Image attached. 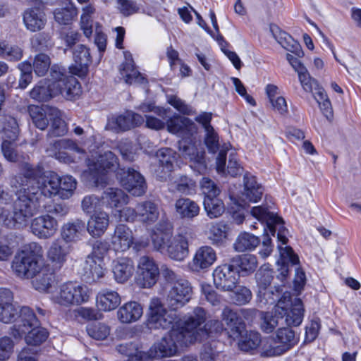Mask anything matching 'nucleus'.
Returning a JSON list of instances; mask_svg holds the SVG:
<instances>
[{"mask_svg":"<svg viewBox=\"0 0 361 361\" xmlns=\"http://www.w3.org/2000/svg\"><path fill=\"white\" fill-rule=\"evenodd\" d=\"M42 258V246L37 243H31L15 257L13 270L20 278L33 279L44 266Z\"/></svg>","mask_w":361,"mask_h":361,"instance_id":"nucleus-5","label":"nucleus"},{"mask_svg":"<svg viewBox=\"0 0 361 361\" xmlns=\"http://www.w3.org/2000/svg\"><path fill=\"white\" fill-rule=\"evenodd\" d=\"M102 261H98L92 255H88L83 264V276L89 281H96L103 277L104 269L101 265Z\"/></svg>","mask_w":361,"mask_h":361,"instance_id":"nucleus-39","label":"nucleus"},{"mask_svg":"<svg viewBox=\"0 0 361 361\" xmlns=\"http://www.w3.org/2000/svg\"><path fill=\"white\" fill-rule=\"evenodd\" d=\"M271 31L275 39L283 47L294 52L299 57L303 56V51L301 50L300 45L293 42L290 35L281 31L276 25L271 26Z\"/></svg>","mask_w":361,"mask_h":361,"instance_id":"nucleus-38","label":"nucleus"},{"mask_svg":"<svg viewBox=\"0 0 361 361\" xmlns=\"http://www.w3.org/2000/svg\"><path fill=\"white\" fill-rule=\"evenodd\" d=\"M165 120L167 130L178 136L183 135L186 131L192 132L195 130V125L190 118L178 114H174Z\"/></svg>","mask_w":361,"mask_h":361,"instance_id":"nucleus-30","label":"nucleus"},{"mask_svg":"<svg viewBox=\"0 0 361 361\" xmlns=\"http://www.w3.org/2000/svg\"><path fill=\"white\" fill-rule=\"evenodd\" d=\"M192 293L189 281L185 279H179L171 286L166 297V303L171 309L178 310L190 301Z\"/></svg>","mask_w":361,"mask_h":361,"instance_id":"nucleus-12","label":"nucleus"},{"mask_svg":"<svg viewBox=\"0 0 361 361\" xmlns=\"http://www.w3.org/2000/svg\"><path fill=\"white\" fill-rule=\"evenodd\" d=\"M51 60L45 54H37L34 59L33 69L38 76H44L50 68Z\"/></svg>","mask_w":361,"mask_h":361,"instance_id":"nucleus-59","label":"nucleus"},{"mask_svg":"<svg viewBox=\"0 0 361 361\" xmlns=\"http://www.w3.org/2000/svg\"><path fill=\"white\" fill-rule=\"evenodd\" d=\"M178 150L183 158L188 160L190 166L199 173L206 170L205 152L203 148L197 147L195 142L183 140L178 142Z\"/></svg>","mask_w":361,"mask_h":361,"instance_id":"nucleus-14","label":"nucleus"},{"mask_svg":"<svg viewBox=\"0 0 361 361\" xmlns=\"http://www.w3.org/2000/svg\"><path fill=\"white\" fill-rule=\"evenodd\" d=\"M68 140H59L54 142L50 149L47 150L49 156L54 157L60 162L66 163L68 161Z\"/></svg>","mask_w":361,"mask_h":361,"instance_id":"nucleus-54","label":"nucleus"},{"mask_svg":"<svg viewBox=\"0 0 361 361\" xmlns=\"http://www.w3.org/2000/svg\"><path fill=\"white\" fill-rule=\"evenodd\" d=\"M121 301L119 294L109 289L101 290L96 298L98 308L105 312L115 310L120 305Z\"/></svg>","mask_w":361,"mask_h":361,"instance_id":"nucleus-34","label":"nucleus"},{"mask_svg":"<svg viewBox=\"0 0 361 361\" xmlns=\"http://www.w3.org/2000/svg\"><path fill=\"white\" fill-rule=\"evenodd\" d=\"M61 239H57L53 242L48 251V257L54 262L61 265L66 262V253L62 248L63 243L66 242L68 235L66 233L64 228L61 232Z\"/></svg>","mask_w":361,"mask_h":361,"instance_id":"nucleus-44","label":"nucleus"},{"mask_svg":"<svg viewBox=\"0 0 361 361\" xmlns=\"http://www.w3.org/2000/svg\"><path fill=\"white\" fill-rule=\"evenodd\" d=\"M57 229L56 221L49 215H43L35 218L31 223L33 234L40 238H49L54 235Z\"/></svg>","mask_w":361,"mask_h":361,"instance_id":"nucleus-24","label":"nucleus"},{"mask_svg":"<svg viewBox=\"0 0 361 361\" xmlns=\"http://www.w3.org/2000/svg\"><path fill=\"white\" fill-rule=\"evenodd\" d=\"M131 118L132 116H130L129 111H128L123 115L112 118L109 121V125L116 130H127L133 128Z\"/></svg>","mask_w":361,"mask_h":361,"instance_id":"nucleus-62","label":"nucleus"},{"mask_svg":"<svg viewBox=\"0 0 361 361\" xmlns=\"http://www.w3.org/2000/svg\"><path fill=\"white\" fill-rule=\"evenodd\" d=\"M295 332L289 328H280L276 338L264 339L262 355L265 357L279 356L290 350L297 343Z\"/></svg>","mask_w":361,"mask_h":361,"instance_id":"nucleus-7","label":"nucleus"},{"mask_svg":"<svg viewBox=\"0 0 361 361\" xmlns=\"http://www.w3.org/2000/svg\"><path fill=\"white\" fill-rule=\"evenodd\" d=\"M233 265H236L243 272L250 274L255 271L257 267V257L252 255H243L232 259Z\"/></svg>","mask_w":361,"mask_h":361,"instance_id":"nucleus-47","label":"nucleus"},{"mask_svg":"<svg viewBox=\"0 0 361 361\" xmlns=\"http://www.w3.org/2000/svg\"><path fill=\"white\" fill-rule=\"evenodd\" d=\"M104 203L110 208H117L128 203V196L119 188H108L102 195Z\"/></svg>","mask_w":361,"mask_h":361,"instance_id":"nucleus-36","label":"nucleus"},{"mask_svg":"<svg viewBox=\"0 0 361 361\" xmlns=\"http://www.w3.org/2000/svg\"><path fill=\"white\" fill-rule=\"evenodd\" d=\"M252 215L260 221H266L269 232L275 235L277 232L278 240L281 245H286L288 230L283 226V219L268 211L267 207L262 206L254 207L251 210Z\"/></svg>","mask_w":361,"mask_h":361,"instance_id":"nucleus-9","label":"nucleus"},{"mask_svg":"<svg viewBox=\"0 0 361 361\" xmlns=\"http://www.w3.org/2000/svg\"><path fill=\"white\" fill-rule=\"evenodd\" d=\"M2 123V130L5 134V136L11 140L15 141L19 133L18 125L16 120L11 116L4 117L3 121H1Z\"/></svg>","mask_w":361,"mask_h":361,"instance_id":"nucleus-57","label":"nucleus"},{"mask_svg":"<svg viewBox=\"0 0 361 361\" xmlns=\"http://www.w3.org/2000/svg\"><path fill=\"white\" fill-rule=\"evenodd\" d=\"M23 22L27 30L36 32L44 28L47 19L42 10L39 8H32L25 11Z\"/></svg>","mask_w":361,"mask_h":361,"instance_id":"nucleus-33","label":"nucleus"},{"mask_svg":"<svg viewBox=\"0 0 361 361\" xmlns=\"http://www.w3.org/2000/svg\"><path fill=\"white\" fill-rule=\"evenodd\" d=\"M303 305L300 298L292 300L290 293H284L274 307V315L270 312L263 313L261 329L265 333H271L284 318L288 326H298L303 319Z\"/></svg>","mask_w":361,"mask_h":361,"instance_id":"nucleus-3","label":"nucleus"},{"mask_svg":"<svg viewBox=\"0 0 361 361\" xmlns=\"http://www.w3.org/2000/svg\"><path fill=\"white\" fill-rule=\"evenodd\" d=\"M88 335L96 340H104L110 334V328L102 323H94L87 326Z\"/></svg>","mask_w":361,"mask_h":361,"instance_id":"nucleus-58","label":"nucleus"},{"mask_svg":"<svg viewBox=\"0 0 361 361\" xmlns=\"http://www.w3.org/2000/svg\"><path fill=\"white\" fill-rule=\"evenodd\" d=\"M174 207L177 215L183 219L192 220L197 216L200 212L199 204L186 197L176 200Z\"/></svg>","mask_w":361,"mask_h":361,"instance_id":"nucleus-31","label":"nucleus"},{"mask_svg":"<svg viewBox=\"0 0 361 361\" xmlns=\"http://www.w3.org/2000/svg\"><path fill=\"white\" fill-rule=\"evenodd\" d=\"M238 348L245 352H249L255 350L260 343L263 344L264 340L261 339L260 334L256 331H246L245 330L241 334L238 338Z\"/></svg>","mask_w":361,"mask_h":361,"instance_id":"nucleus-40","label":"nucleus"},{"mask_svg":"<svg viewBox=\"0 0 361 361\" xmlns=\"http://www.w3.org/2000/svg\"><path fill=\"white\" fill-rule=\"evenodd\" d=\"M112 272L115 281L118 283H124L133 274L134 264L128 257H120L113 261Z\"/></svg>","mask_w":361,"mask_h":361,"instance_id":"nucleus-25","label":"nucleus"},{"mask_svg":"<svg viewBox=\"0 0 361 361\" xmlns=\"http://www.w3.org/2000/svg\"><path fill=\"white\" fill-rule=\"evenodd\" d=\"M298 78L305 92H312L314 94L315 92H319V88H323L318 84L317 80L310 75L307 70L300 72L298 74Z\"/></svg>","mask_w":361,"mask_h":361,"instance_id":"nucleus-60","label":"nucleus"},{"mask_svg":"<svg viewBox=\"0 0 361 361\" xmlns=\"http://www.w3.org/2000/svg\"><path fill=\"white\" fill-rule=\"evenodd\" d=\"M109 225V214L104 211H99L91 216L87 222V229L90 235L99 238L106 232Z\"/></svg>","mask_w":361,"mask_h":361,"instance_id":"nucleus-28","label":"nucleus"},{"mask_svg":"<svg viewBox=\"0 0 361 361\" xmlns=\"http://www.w3.org/2000/svg\"><path fill=\"white\" fill-rule=\"evenodd\" d=\"M11 185L17 190V198L13 202L11 212L4 207H0V224L8 228L21 229L37 211L39 190L34 185H21L15 181V178Z\"/></svg>","mask_w":361,"mask_h":361,"instance_id":"nucleus-2","label":"nucleus"},{"mask_svg":"<svg viewBox=\"0 0 361 361\" xmlns=\"http://www.w3.org/2000/svg\"><path fill=\"white\" fill-rule=\"evenodd\" d=\"M20 238L13 233L0 236V259L7 260L19 244Z\"/></svg>","mask_w":361,"mask_h":361,"instance_id":"nucleus-43","label":"nucleus"},{"mask_svg":"<svg viewBox=\"0 0 361 361\" xmlns=\"http://www.w3.org/2000/svg\"><path fill=\"white\" fill-rule=\"evenodd\" d=\"M176 152L171 148H161L157 152V157L163 170H166V172L172 171L173 167V163L176 160Z\"/></svg>","mask_w":361,"mask_h":361,"instance_id":"nucleus-52","label":"nucleus"},{"mask_svg":"<svg viewBox=\"0 0 361 361\" xmlns=\"http://www.w3.org/2000/svg\"><path fill=\"white\" fill-rule=\"evenodd\" d=\"M73 63L69 67V73L79 78L86 76L90 62V53L88 49L82 44L75 46L73 51Z\"/></svg>","mask_w":361,"mask_h":361,"instance_id":"nucleus-20","label":"nucleus"},{"mask_svg":"<svg viewBox=\"0 0 361 361\" xmlns=\"http://www.w3.org/2000/svg\"><path fill=\"white\" fill-rule=\"evenodd\" d=\"M151 238L154 249L163 252L166 250L167 244H169L172 235L169 230H161L157 228L153 231Z\"/></svg>","mask_w":361,"mask_h":361,"instance_id":"nucleus-46","label":"nucleus"},{"mask_svg":"<svg viewBox=\"0 0 361 361\" xmlns=\"http://www.w3.org/2000/svg\"><path fill=\"white\" fill-rule=\"evenodd\" d=\"M136 273V283L143 288H149L154 286L160 275L159 268L156 261L147 255L139 258Z\"/></svg>","mask_w":361,"mask_h":361,"instance_id":"nucleus-10","label":"nucleus"},{"mask_svg":"<svg viewBox=\"0 0 361 361\" xmlns=\"http://www.w3.org/2000/svg\"><path fill=\"white\" fill-rule=\"evenodd\" d=\"M69 295H71L69 302L79 305L88 300L90 293L86 286L73 283L69 288Z\"/></svg>","mask_w":361,"mask_h":361,"instance_id":"nucleus-50","label":"nucleus"},{"mask_svg":"<svg viewBox=\"0 0 361 361\" xmlns=\"http://www.w3.org/2000/svg\"><path fill=\"white\" fill-rule=\"evenodd\" d=\"M22 174L15 177V181L21 185H34V188H37L39 197L42 195L50 197L57 194L63 197L64 191H66L61 187V179L54 172H44L42 167H33L28 163L22 165Z\"/></svg>","mask_w":361,"mask_h":361,"instance_id":"nucleus-4","label":"nucleus"},{"mask_svg":"<svg viewBox=\"0 0 361 361\" xmlns=\"http://www.w3.org/2000/svg\"><path fill=\"white\" fill-rule=\"evenodd\" d=\"M314 97L317 102L323 114L329 119L333 116L331 104L324 88H319V92L314 93Z\"/></svg>","mask_w":361,"mask_h":361,"instance_id":"nucleus-56","label":"nucleus"},{"mask_svg":"<svg viewBox=\"0 0 361 361\" xmlns=\"http://www.w3.org/2000/svg\"><path fill=\"white\" fill-rule=\"evenodd\" d=\"M62 92L63 87L60 82H50L47 80H42L31 90L30 97L37 102H44Z\"/></svg>","mask_w":361,"mask_h":361,"instance_id":"nucleus-17","label":"nucleus"},{"mask_svg":"<svg viewBox=\"0 0 361 361\" xmlns=\"http://www.w3.org/2000/svg\"><path fill=\"white\" fill-rule=\"evenodd\" d=\"M278 248L280 254V259L276 262L279 267V274L277 276V279L284 282L288 274V263H291L295 265L299 262L298 257L294 254L292 248L289 246L283 247L281 245H278Z\"/></svg>","mask_w":361,"mask_h":361,"instance_id":"nucleus-29","label":"nucleus"},{"mask_svg":"<svg viewBox=\"0 0 361 361\" xmlns=\"http://www.w3.org/2000/svg\"><path fill=\"white\" fill-rule=\"evenodd\" d=\"M20 310L15 305L0 307V322L9 324L16 321Z\"/></svg>","mask_w":361,"mask_h":361,"instance_id":"nucleus-64","label":"nucleus"},{"mask_svg":"<svg viewBox=\"0 0 361 361\" xmlns=\"http://www.w3.org/2000/svg\"><path fill=\"white\" fill-rule=\"evenodd\" d=\"M273 271L267 265H263L256 274V280L259 291L264 290L273 279Z\"/></svg>","mask_w":361,"mask_h":361,"instance_id":"nucleus-55","label":"nucleus"},{"mask_svg":"<svg viewBox=\"0 0 361 361\" xmlns=\"http://www.w3.org/2000/svg\"><path fill=\"white\" fill-rule=\"evenodd\" d=\"M118 166L117 157L110 151L100 154L96 161H90L88 164L90 175L97 185L106 183V173L114 171Z\"/></svg>","mask_w":361,"mask_h":361,"instance_id":"nucleus-8","label":"nucleus"},{"mask_svg":"<svg viewBox=\"0 0 361 361\" xmlns=\"http://www.w3.org/2000/svg\"><path fill=\"white\" fill-rule=\"evenodd\" d=\"M217 257L214 248L204 245L195 251L190 263L192 270L200 271L209 268L216 261Z\"/></svg>","mask_w":361,"mask_h":361,"instance_id":"nucleus-22","label":"nucleus"},{"mask_svg":"<svg viewBox=\"0 0 361 361\" xmlns=\"http://www.w3.org/2000/svg\"><path fill=\"white\" fill-rule=\"evenodd\" d=\"M140 109L143 112L152 111L157 116L162 118H158L152 116H146V126L149 128L159 130L164 128L166 126L165 120L166 118L167 110L159 106H155L152 104H142L140 106Z\"/></svg>","mask_w":361,"mask_h":361,"instance_id":"nucleus-35","label":"nucleus"},{"mask_svg":"<svg viewBox=\"0 0 361 361\" xmlns=\"http://www.w3.org/2000/svg\"><path fill=\"white\" fill-rule=\"evenodd\" d=\"M25 334V341L30 346H39L44 343L49 337V332L45 328L39 326H35L27 331Z\"/></svg>","mask_w":361,"mask_h":361,"instance_id":"nucleus-45","label":"nucleus"},{"mask_svg":"<svg viewBox=\"0 0 361 361\" xmlns=\"http://www.w3.org/2000/svg\"><path fill=\"white\" fill-rule=\"evenodd\" d=\"M149 310L148 326L150 329H173L177 323L180 324V326H184V322L188 319L182 321L178 319L176 310H167L158 298L151 300Z\"/></svg>","mask_w":361,"mask_h":361,"instance_id":"nucleus-6","label":"nucleus"},{"mask_svg":"<svg viewBox=\"0 0 361 361\" xmlns=\"http://www.w3.org/2000/svg\"><path fill=\"white\" fill-rule=\"evenodd\" d=\"M49 124H51L49 134L52 136H63L68 132L66 123L63 119V113L59 109H57L56 116H52Z\"/></svg>","mask_w":361,"mask_h":361,"instance_id":"nucleus-53","label":"nucleus"},{"mask_svg":"<svg viewBox=\"0 0 361 361\" xmlns=\"http://www.w3.org/2000/svg\"><path fill=\"white\" fill-rule=\"evenodd\" d=\"M126 61L119 68V73L126 83L142 84L145 82V78L136 69L134 61L130 54H125Z\"/></svg>","mask_w":361,"mask_h":361,"instance_id":"nucleus-26","label":"nucleus"},{"mask_svg":"<svg viewBox=\"0 0 361 361\" xmlns=\"http://www.w3.org/2000/svg\"><path fill=\"white\" fill-rule=\"evenodd\" d=\"M229 149L230 145H224L222 146V148L216 157V171L219 173L228 174L234 177L243 173V168L238 163L236 154L231 152L229 154L228 162L227 168L226 169V152Z\"/></svg>","mask_w":361,"mask_h":361,"instance_id":"nucleus-15","label":"nucleus"},{"mask_svg":"<svg viewBox=\"0 0 361 361\" xmlns=\"http://www.w3.org/2000/svg\"><path fill=\"white\" fill-rule=\"evenodd\" d=\"M143 314L142 305L135 301L124 303L117 311L118 319L123 324H130L139 320Z\"/></svg>","mask_w":361,"mask_h":361,"instance_id":"nucleus-27","label":"nucleus"},{"mask_svg":"<svg viewBox=\"0 0 361 361\" xmlns=\"http://www.w3.org/2000/svg\"><path fill=\"white\" fill-rule=\"evenodd\" d=\"M28 112L35 126L44 130L49 126L52 116H56L57 108L49 105H30Z\"/></svg>","mask_w":361,"mask_h":361,"instance_id":"nucleus-18","label":"nucleus"},{"mask_svg":"<svg viewBox=\"0 0 361 361\" xmlns=\"http://www.w3.org/2000/svg\"><path fill=\"white\" fill-rule=\"evenodd\" d=\"M230 298L237 305L247 304L252 298L251 290L245 286L237 284L233 290L230 291Z\"/></svg>","mask_w":361,"mask_h":361,"instance_id":"nucleus-49","label":"nucleus"},{"mask_svg":"<svg viewBox=\"0 0 361 361\" xmlns=\"http://www.w3.org/2000/svg\"><path fill=\"white\" fill-rule=\"evenodd\" d=\"M134 242L133 231L124 224H118L111 235L110 243L115 252L127 251Z\"/></svg>","mask_w":361,"mask_h":361,"instance_id":"nucleus-16","label":"nucleus"},{"mask_svg":"<svg viewBox=\"0 0 361 361\" xmlns=\"http://www.w3.org/2000/svg\"><path fill=\"white\" fill-rule=\"evenodd\" d=\"M188 233H181L172 236L166 250L171 259L182 262L188 256Z\"/></svg>","mask_w":361,"mask_h":361,"instance_id":"nucleus-19","label":"nucleus"},{"mask_svg":"<svg viewBox=\"0 0 361 361\" xmlns=\"http://www.w3.org/2000/svg\"><path fill=\"white\" fill-rule=\"evenodd\" d=\"M195 183L187 176H181L178 180L171 183L169 190L172 192L176 191L186 195L195 193Z\"/></svg>","mask_w":361,"mask_h":361,"instance_id":"nucleus-48","label":"nucleus"},{"mask_svg":"<svg viewBox=\"0 0 361 361\" xmlns=\"http://www.w3.org/2000/svg\"><path fill=\"white\" fill-rule=\"evenodd\" d=\"M32 281L33 288L41 293H47L51 286L54 276L47 267L43 266Z\"/></svg>","mask_w":361,"mask_h":361,"instance_id":"nucleus-42","label":"nucleus"},{"mask_svg":"<svg viewBox=\"0 0 361 361\" xmlns=\"http://www.w3.org/2000/svg\"><path fill=\"white\" fill-rule=\"evenodd\" d=\"M262 186L259 184L255 176L245 174L244 176V191L242 193L243 202H257L263 195Z\"/></svg>","mask_w":361,"mask_h":361,"instance_id":"nucleus-32","label":"nucleus"},{"mask_svg":"<svg viewBox=\"0 0 361 361\" xmlns=\"http://www.w3.org/2000/svg\"><path fill=\"white\" fill-rule=\"evenodd\" d=\"M117 177L121 185L133 196H142L146 192L147 185L144 177L137 171L128 168L121 169Z\"/></svg>","mask_w":361,"mask_h":361,"instance_id":"nucleus-13","label":"nucleus"},{"mask_svg":"<svg viewBox=\"0 0 361 361\" xmlns=\"http://www.w3.org/2000/svg\"><path fill=\"white\" fill-rule=\"evenodd\" d=\"M137 212L140 220L147 224L154 223L159 216L157 205L151 201H145L138 204L137 205Z\"/></svg>","mask_w":361,"mask_h":361,"instance_id":"nucleus-37","label":"nucleus"},{"mask_svg":"<svg viewBox=\"0 0 361 361\" xmlns=\"http://www.w3.org/2000/svg\"><path fill=\"white\" fill-rule=\"evenodd\" d=\"M213 280L216 288L220 290L231 291L239 283L240 274L233 264H223L213 271Z\"/></svg>","mask_w":361,"mask_h":361,"instance_id":"nucleus-11","label":"nucleus"},{"mask_svg":"<svg viewBox=\"0 0 361 361\" xmlns=\"http://www.w3.org/2000/svg\"><path fill=\"white\" fill-rule=\"evenodd\" d=\"M206 319L205 310L201 307H195L184 322V326H180V324L177 323L173 329L151 347L149 355L161 358L176 355L180 348L198 338V330Z\"/></svg>","mask_w":361,"mask_h":361,"instance_id":"nucleus-1","label":"nucleus"},{"mask_svg":"<svg viewBox=\"0 0 361 361\" xmlns=\"http://www.w3.org/2000/svg\"><path fill=\"white\" fill-rule=\"evenodd\" d=\"M227 227L223 223L212 224L209 231V238L213 243L222 242L226 238Z\"/></svg>","mask_w":361,"mask_h":361,"instance_id":"nucleus-61","label":"nucleus"},{"mask_svg":"<svg viewBox=\"0 0 361 361\" xmlns=\"http://www.w3.org/2000/svg\"><path fill=\"white\" fill-rule=\"evenodd\" d=\"M200 188L204 195V198L216 197L220 194L219 187L209 178H202L200 181Z\"/></svg>","mask_w":361,"mask_h":361,"instance_id":"nucleus-63","label":"nucleus"},{"mask_svg":"<svg viewBox=\"0 0 361 361\" xmlns=\"http://www.w3.org/2000/svg\"><path fill=\"white\" fill-rule=\"evenodd\" d=\"M222 321L227 326L228 336L235 340L245 331V324L239 314L228 307L224 308L221 313Z\"/></svg>","mask_w":361,"mask_h":361,"instance_id":"nucleus-21","label":"nucleus"},{"mask_svg":"<svg viewBox=\"0 0 361 361\" xmlns=\"http://www.w3.org/2000/svg\"><path fill=\"white\" fill-rule=\"evenodd\" d=\"M258 237L247 232L240 233L236 238L233 247L235 251L243 252L255 250L259 244Z\"/></svg>","mask_w":361,"mask_h":361,"instance_id":"nucleus-41","label":"nucleus"},{"mask_svg":"<svg viewBox=\"0 0 361 361\" xmlns=\"http://www.w3.org/2000/svg\"><path fill=\"white\" fill-rule=\"evenodd\" d=\"M204 207L207 216L211 218H217L224 212L223 202L217 197L214 198H204Z\"/></svg>","mask_w":361,"mask_h":361,"instance_id":"nucleus-51","label":"nucleus"},{"mask_svg":"<svg viewBox=\"0 0 361 361\" xmlns=\"http://www.w3.org/2000/svg\"><path fill=\"white\" fill-rule=\"evenodd\" d=\"M13 326V336H21L32 328L39 324L36 315L33 311L28 307H23L20 310L19 314Z\"/></svg>","mask_w":361,"mask_h":361,"instance_id":"nucleus-23","label":"nucleus"}]
</instances>
